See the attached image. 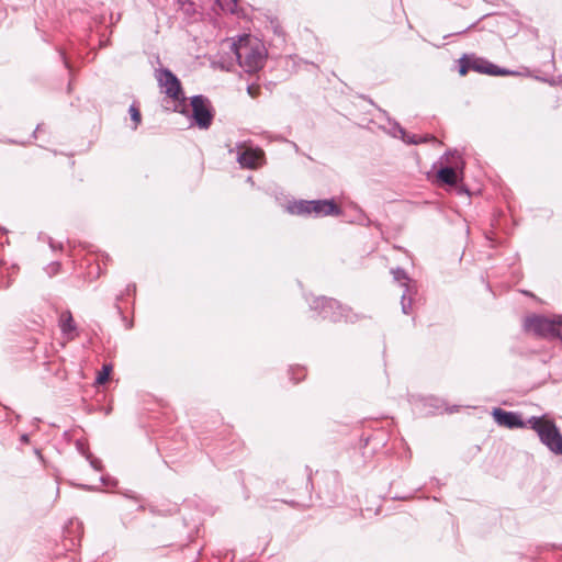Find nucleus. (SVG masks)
Returning a JSON list of instances; mask_svg holds the SVG:
<instances>
[{
	"instance_id": "obj_22",
	"label": "nucleus",
	"mask_w": 562,
	"mask_h": 562,
	"mask_svg": "<svg viewBox=\"0 0 562 562\" xmlns=\"http://www.w3.org/2000/svg\"><path fill=\"white\" fill-rule=\"evenodd\" d=\"M177 3L179 4L180 9L187 13L195 11V4L192 0H177Z\"/></svg>"
},
{
	"instance_id": "obj_27",
	"label": "nucleus",
	"mask_w": 562,
	"mask_h": 562,
	"mask_svg": "<svg viewBox=\"0 0 562 562\" xmlns=\"http://www.w3.org/2000/svg\"><path fill=\"white\" fill-rule=\"evenodd\" d=\"M116 310H117L119 314H120V315H122V318H123V321L125 322V326H126V328H127V329H131V328H132V326H133V323H132V322H127L126 317L123 315V311H122V308H121V306H120V305H116Z\"/></svg>"
},
{
	"instance_id": "obj_15",
	"label": "nucleus",
	"mask_w": 562,
	"mask_h": 562,
	"mask_svg": "<svg viewBox=\"0 0 562 562\" xmlns=\"http://www.w3.org/2000/svg\"><path fill=\"white\" fill-rule=\"evenodd\" d=\"M490 67V72L488 75L490 76H514V75H518L517 71H514V70H509V69H506V68H502L493 63H491V65H488Z\"/></svg>"
},
{
	"instance_id": "obj_28",
	"label": "nucleus",
	"mask_w": 562,
	"mask_h": 562,
	"mask_svg": "<svg viewBox=\"0 0 562 562\" xmlns=\"http://www.w3.org/2000/svg\"><path fill=\"white\" fill-rule=\"evenodd\" d=\"M9 414H10V412H9V409L5 406L0 408V420L1 422H5L8 419V417H9Z\"/></svg>"
},
{
	"instance_id": "obj_2",
	"label": "nucleus",
	"mask_w": 562,
	"mask_h": 562,
	"mask_svg": "<svg viewBox=\"0 0 562 562\" xmlns=\"http://www.w3.org/2000/svg\"><path fill=\"white\" fill-rule=\"evenodd\" d=\"M288 211L294 215H313L314 217L340 216L342 214L341 207L334 199L297 200L288 205Z\"/></svg>"
},
{
	"instance_id": "obj_1",
	"label": "nucleus",
	"mask_w": 562,
	"mask_h": 562,
	"mask_svg": "<svg viewBox=\"0 0 562 562\" xmlns=\"http://www.w3.org/2000/svg\"><path fill=\"white\" fill-rule=\"evenodd\" d=\"M155 78L162 92L173 101V112L181 114L188 113L187 98L184 95L181 81L168 68H159L156 70Z\"/></svg>"
},
{
	"instance_id": "obj_33",
	"label": "nucleus",
	"mask_w": 562,
	"mask_h": 562,
	"mask_svg": "<svg viewBox=\"0 0 562 562\" xmlns=\"http://www.w3.org/2000/svg\"><path fill=\"white\" fill-rule=\"evenodd\" d=\"M20 441H21V443H24V445L29 443L30 442V436L27 434L21 435Z\"/></svg>"
},
{
	"instance_id": "obj_16",
	"label": "nucleus",
	"mask_w": 562,
	"mask_h": 562,
	"mask_svg": "<svg viewBox=\"0 0 562 562\" xmlns=\"http://www.w3.org/2000/svg\"><path fill=\"white\" fill-rule=\"evenodd\" d=\"M387 122H389V128H387V133L393 136V137H397L398 134H400V137L402 135H405V130L394 120H391L390 117H387Z\"/></svg>"
},
{
	"instance_id": "obj_40",
	"label": "nucleus",
	"mask_w": 562,
	"mask_h": 562,
	"mask_svg": "<svg viewBox=\"0 0 562 562\" xmlns=\"http://www.w3.org/2000/svg\"><path fill=\"white\" fill-rule=\"evenodd\" d=\"M474 24L469 25L467 29L459 32V34L465 33L468 30H470Z\"/></svg>"
},
{
	"instance_id": "obj_9",
	"label": "nucleus",
	"mask_w": 562,
	"mask_h": 562,
	"mask_svg": "<svg viewBox=\"0 0 562 562\" xmlns=\"http://www.w3.org/2000/svg\"><path fill=\"white\" fill-rule=\"evenodd\" d=\"M265 154L262 149L252 146L236 147V160L244 169H257L262 165Z\"/></svg>"
},
{
	"instance_id": "obj_14",
	"label": "nucleus",
	"mask_w": 562,
	"mask_h": 562,
	"mask_svg": "<svg viewBox=\"0 0 562 562\" xmlns=\"http://www.w3.org/2000/svg\"><path fill=\"white\" fill-rule=\"evenodd\" d=\"M224 12L234 14L237 10L238 0H215Z\"/></svg>"
},
{
	"instance_id": "obj_17",
	"label": "nucleus",
	"mask_w": 562,
	"mask_h": 562,
	"mask_svg": "<svg viewBox=\"0 0 562 562\" xmlns=\"http://www.w3.org/2000/svg\"><path fill=\"white\" fill-rule=\"evenodd\" d=\"M111 372H112V366L103 364L101 371L98 372V375L95 378V383L104 384L105 382H108Z\"/></svg>"
},
{
	"instance_id": "obj_34",
	"label": "nucleus",
	"mask_w": 562,
	"mask_h": 562,
	"mask_svg": "<svg viewBox=\"0 0 562 562\" xmlns=\"http://www.w3.org/2000/svg\"><path fill=\"white\" fill-rule=\"evenodd\" d=\"M59 56H60V58H61V60H63V63H64L65 67H66V68H69V64H68V61H67V59H66V55H65V53L60 50V52H59Z\"/></svg>"
},
{
	"instance_id": "obj_38",
	"label": "nucleus",
	"mask_w": 562,
	"mask_h": 562,
	"mask_svg": "<svg viewBox=\"0 0 562 562\" xmlns=\"http://www.w3.org/2000/svg\"><path fill=\"white\" fill-rule=\"evenodd\" d=\"M49 246L53 250H55L57 248V245L54 243V240L52 238H49Z\"/></svg>"
},
{
	"instance_id": "obj_29",
	"label": "nucleus",
	"mask_w": 562,
	"mask_h": 562,
	"mask_svg": "<svg viewBox=\"0 0 562 562\" xmlns=\"http://www.w3.org/2000/svg\"><path fill=\"white\" fill-rule=\"evenodd\" d=\"M59 267H60V263H59V262H53V263H50V265L48 266V268L50 269V270L48 271V273H49V274H55V273H57V271H58Z\"/></svg>"
},
{
	"instance_id": "obj_8",
	"label": "nucleus",
	"mask_w": 562,
	"mask_h": 562,
	"mask_svg": "<svg viewBox=\"0 0 562 562\" xmlns=\"http://www.w3.org/2000/svg\"><path fill=\"white\" fill-rule=\"evenodd\" d=\"M555 325V316L549 318L540 314L529 315L524 321L525 331L531 333L536 337L550 340L554 339Z\"/></svg>"
},
{
	"instance_id": "obj_5",
	"label": "nucleus",
	"mask_w": 562,
	"mask_h": 562,
	"mask_svg": "<svg viewBox=\"0 0 562 562\" xmlns=\"http://www.w3.org/2000/svg\"><path fill=\"white\" fill-rule=\"evenodd\" d=\"M390 272L393 277V280L404 289L401 296V306L403 314L408 315L412 313V303L414 296L418 292L417 282L409 278L406 270L401 267L392 268Z\"/></svg>"
},
{
	"instance_id": "obj_11",
	"label": "nucleus",
	"mask_w": 562,
	"mask_h": 562,
	"mask_svg": "<svg viewBox=\"0 0 562 562\" xmlns=\"http://www.w3.org/2000/svg\"><path fill=\"white\" fill-rule=\"evenodd\" d=\"M488 65H491V61L483 57H477L475 54H463L459 58V74L465 76L470 70H473L488 75Z\"/></svg>"
},
{
	"instance_id": "obj_41",
	"label": "nucleus",
	"mask_w": 562,
	"mask_h": 562,
	"mask_svg": "<svg viewBox=\"0 0 562 562\" xmlns=\"http://www.w3.org/2000/svg\"><path fill=\"white\" fill-rule=\"evenodd\" d=\"M144 509H145L144 505L138 506V510H144Z\"/></svg>"
},
{
	"instance_id": "obj_32",
	"label": "nucleus",
	"mask_w": 562,
	"mask_h": 562,
	"mask_svg": "<svg viewBox=\"0 0 562 562\" xmlns=\"http://www.w3.org/2000/svg\"><path fill=\"white\" fill-rule=\"evenodd\" d=\"M125 291H126L127 295L131 294V293H135L136 292V284L135 283L128 284L126 286Z\"/></svg>"
},
{
	"instance_id": "obj_13",
	"label": "nucleus",
	"mask_w": 562,
	"mask_h": 562,
	"mask_svg": "<svg viewBox=\"0 0 562 562\" xmlns=\"http://www.w3.org/2000/svg\"><path fill=\"white\" fill-rule=\"evenodd\" d=\"M59 327L61 334L69 340H72L78 336L77 325L70 311H65L61 313L59 319Z\"/></svg>"
},
{
	"instance_id": "obj_25",
	"label": "nucleus",
	"mask_w": 562,
	"mask_h": 562,
	"mask_svg": "<svg viewBox=\"0 0 562 562\" xmlns=\"http://www.w3.org/2000/svg\"><path fill=\"white\" fill-rule=\"evenodd\" d=\"M100 482L105 486H116L117 485V480L110 475H102L100 477Z\"/></svg>"
},
{
	"instance_id": "obj_31",
	"label": "nucleus",
	"mask_w": 562,
	"mask_h": 562,
	"mask_svg": "<svg viewBox=\"0 0 562 562\" xmlns=\"http://www.w3.org/2000/svg\"><path fill=\"white\" fill-rule=\"evenodd\" d=\"M80 487L83 490V491H100L99 487L97 486H92V485H88V484H81Z\"/></svg>"
},
{
	"instance_id": "obj_37",
	"label": "nucleus",
	"mask_w": 562,
	"mask_h": 562,
	"mask_svg": "<svg viewBox=\"0 0 562 562\" xmlns=\"http://www.w3.org/2000/svg\"><path fill=\"white\" fill-rule=\"evenodd\" d=\"M461 192H464V193L469 194V190L464 186L459 188V193H461Z\"/></svg>"
},
{
	"instance_id": "obj_12",
	"label": "nucleus",
	"mask_w": 562,
	"mask_h": 562,
	"mask_svg": "<svg viewBox=\"0 0 562 562\" xmlns=\"http://www.w3.org/2000/svg\"><path fill=\"white\" fill-rule=\"evenodd\" d=\"M440 167L436 171L437 181L440 184L450 187L457 186L463 179V162L461 166L456 164L454 166H445L439 162Z\"/></svg>"
},
{
	"instance_id": "obj_10",
	"label": "nucleus",
	"mask_w": 562,
	"mask_h": 562,
	"mask_svg": "<svg viewBox=\"0 0 562 562\" xmlns=\"http://www.w3.org/2000/svg\"><path fill=\"white\" fill-rule=\"evenodd\" d=\"M492 416L498 426H503L508 429H518L529 426L528 420L524 422L521 414L518 412H510L501 407H495L492 411Z\"/></svg>"
},
{
	"instance_id": "obj_3",
	"label": "nucleus",
	"mask_w": 562,
	"mask_h": 562,
	"mask_svg": "<svg viewBox=\"0 0 562 562\" xmlns=\"http://www.w3.org/2000/svg\"><path fill=\"white\" fill-rule=\"evenodd\" d=\"M529 427L535 430L539 440L549 451L557 456L562 454V434L552 419L544 416H531L528 419Z\"/></svg>"
},
{
	"instance_id": "obj_6",
	"label": "nucleus",
	"mask_w": 562,
	"mask_h": 562,
	"mask_svg": "<svg viewBox=\"0 0 562 562\" xmlns=\"http://www.w3.org/2000/svg\"><path fill=\"white\" fill-rule=\"evenodd\" d=\"M190 105L192 108V124L201 130L209 128L214 119V110L210 100L203 94H195L191 97Z\"/></svg>"
},
{
	"instance_id": "obj_20",
	"label": "nucleus",
	"mask_w": 562,
	"mask_h": 562,
	"mask_svg": "<svg viewBox=\"0 0 562 562\" xmlns=\"http://www.w3.org/2000/svg\"><path fill=\"white\" fill-rule=\"evenodd\" d=\"M131 120L135 123L134 130H136L137 125L140 123L142 115L140 111L135 104H132L128 109Z\"/></svg>"
},
{
	"instance_id": "obj_18",
	"label": "nucleus",
	"mask_w": 562,
	"mask_h": 562,
	"mask_svg": "<svg viewBox=\"0 0 562 562\" xmlns=\"http://www.w3.org/2000/svg\"><path fill=\"white\" fill-rule=\"evenodd\" d=\"M291 380L294 383L302 381L305 378V368L304 367H291L290 370Z\"/></svg>"
},
{
	"instance_id": "obj_23",
	"label": "nucleus",
	"mask_w": 562,
	"mask_h": 562,
	"mask_svg": "<svg viewBox=\"0 0 562 562\" xmlns=\"http://www.w3.org/2000/svg\"><path fill=\"white\" fill-rule=\"evenodd\" d=\"M76 449L77 451L82 456L85 457V459L87 458L88 454H90L91 452L89 451V448L87 446L86 442H83L82 440L78 439L76 441Z\"/></svg>"
},
{
	"instance_id": "obj_21",
	"label": "nucleus",
	"mask_w": 562,
	"mask_h": 562,
	"mask_svg": "<svg viewBox=\"0 0 562 562\" xmlns=\"http://www.w3.org/2000/svg\"><path fill=\"white\" fill-rule=\"evenodd\" d=\"M401 139H402L404 143L409 144V145H418V144H420L422 136L416 135V134H408V133L405 131V135H402V136H401Z\"/></svg>"
},
{
	"instance_id": "obj_19",
	"label": "nucleus",
	"mask_w": 562,
	"mask_h": 562,
	"mask_svg": "<svg viewBox=\"0 0 562 562\" xmlns=\"http://www.w3.org/2000/svg\"><path fill=\"white\" fill-rule=\"evenodd\" d=\"M86 460L89 462L90 467L94 471H98V472H102L103 471L102 461L99 458L94 457L92 453L88 454Z\"/></svg>"
},
{
	"instance_id": "obj_26",
	"label": "nucleus",
	"mask_w": 562,
	"mask_h": 562,
	"mask_svg": "<svg viewBox=\"0 0 562 562\" xmlns=\"http://www.w3.org/2000/svg\"><path fill=\"white\" fill-rule=\"evenodd\" d=\"M124 497L138 502L139 496H137L133 491L126 490L125 492H120Z\"/></svg>"
},
{
	"instance_id": "obj_30",
	"label": "nucleus",
	"mask_w": 562,
	"mask_h": 562,
	"mask_svg": "<svg viewBox=\"0 0 562 562\" xmlns=\"http://www.w3.org/2000/svg\"><path fill=\"white\" fill-rule=\"evenodd\" d=\"M428 142H437L436 137L434 135H424L422 136L420 144L428 143Z\"/></svg>"
},
{
	"instance_id": "obj_36",
	"label": "nucleus",
	"mask_w": 562,
	"mask_h": 562,
	"mask_svg": "<svg viewBox=\"0 0 562 562\" xmlns=\"http://www.w3.org/2000/svg\"><path fill=\"white\" fill-rule=\"evenodd\" d=\"M34 453L38 457V459H40V460H43V456H42V453H41V450H40V449L35 448V449H34Z\"/></svg>"
},
{
	"instance_id": "obj_4",
	"label": "nucleus",
	"mask_w": 562,
	"mask_h": 562,
	"mask_svg": "<svg viewBox=\"0 0 562 562\" xmlns=\"http://www.w3.org/2000/svg\"><path fill=\"white\" fill-rule=\"evenodd\" d=\"M310 307L312 311L316 312L319 317L333 323L341 321L353 323L358 318L348 307L342 306L337 300L331 297H314L310 302Z\"/></svg>"
},
{
	"instance_id": "obj_24",
	"label": "nucleus",
	"mask_w": 562,
	"mask_h": 562,
	"mask_svg": "<svg viewBox=\"0 0 562 562\" xmlns=\"http://www.w3.org/2000/svg\"><path fill=\"white\" fill-rule=\"evenodd\" d=\"M555 322L554 339H559L562 342V316H555Z\"/></svg>"
},
{
	"instance_id": "obj_39",
	"label": "nucleus",
	"mask_w": 562,
	"mask_h": 562,
	"mask_svg": "<svg viewBox=\"0 0 562 562\" xmlns=\"http://www.w3.org/2000/svg\"><path fill=\"white\" fill-rule=\"evenodd\" d=\"M452 153L450 150L446 151L442 156H441V159H448V156L451 155Z\"/></svg>"
},
{
	"instance_id": "obj_7",
	"label": "nucleus",
	"mask_w": 562,
	"mask_h": 562,
	"mask_svg": "<svg viewBox=\"0 0 562 562\" xmlns=\"http://www.w3.org/2000/svg\"><path fill=\"white\" fill-rule=\"evenodd\" d=\"M234 47L237 61L246 72H256L263 67L265 56L258 47L247 44H234Z\"/></svg>"
},
{
	"instance_id": "obj_35",
	"label": "nucleus",
	"mask_w": 562,
	"mask_h": 562,
	"mask_svg": "<svg viewBox=\"0 0 562 562\" xmlns=\"http://www.w3.org/2000/svg\"><path fill=\"white\" fill-rule=\"evenodd\" d=\"M42 126H43V124H37L36 128L34 130V132L32 134L33 138L37 137V133L42 131Z\"/></svg>"
}]
</instances>
